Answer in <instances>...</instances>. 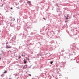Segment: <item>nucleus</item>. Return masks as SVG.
I'll list each match as a JSON object with an SVG mask.
<instances>
[{
    "instance_id": "nucleus-1",
    "label": "nucleus",
    "mask_w": 79,
    "mask_h": 79,
    "mask_svg": "<svg viewBox=\"0 0 79 79\" xmlns=\"http://www.w3.org/2000/svg\"><path fill=\"white\" fill-rule=\"evenodd\" d=\"M6 48L7 49H8V48H11V46H6Z\"/></svg>"
},
{
    "instance_id": "nucleus-2",
    "label": "nucleus",
    "mask_w": 79,
    "mask_h": 79,
    "mask_svg": "<svg viewBox=\"0 0 79 79\" xmlns=\"http://www.w3.org/2000/svg\"><path fill=\"white\" fill-rule=\"evenodd\" d=\"M10 20H11V21H13H13H15V19H14V18H12L11 17H10Z\"/></svg>"
},
{
    "instance_id": "nucleus-3",
    "label": "nucleus",
    "mask_w": 79,
    "mask_h": 79,
    "mask_svg": "<svg viewBox=\"0 0 79 79\" xmlns=\"http://www.w3.org/2000/svg\"><path fill=\"white\" fill-rule=\"evenodd\" d=\"M24 63H25V64H26V60H24Z\"/></svg>"
},
{
    "instance_id": "nucleus-4",
    "label": "nucleus",
    "mask_w": 79,
    "mask_h": 79,
    "mask_svg": "<svg viewBox=\"0 0 79 79\" xmlns=\"http://www.w3.org/2000/svg\"><path fill=\"white\" fill-rule=\"evenodd\" d=\"M22 56H23H23H24V57H25V55H23V54H22Z\"/></svg>"
},
{
    "instance_id": "nucleus-5",
    "label": "nucleus",
    "mask_w": 79,
    "mask_h": 79,
    "mask_svg": "<svg viewBox=\"0 0 79 79\" xmlns=\"http://www.w3.org/2000/svg\"><path fill=\"white\" fill-rule=\"evenodd\" d=\"M53 63V61H51L50 62V64H52Z\"/></svg>"
},
{
    "instance_id": "nucleus-6",
    "label": "nucleus",
    "mask_w": 79,
    "mask_h": 79,
    "mask_svg": "<svg viewBox=\"0 0 79 79\" xmlns=\"http://www.w3.org/2000/svg\"><path fill=\"white\" fill-rule=\"evenodd\" d=\"M7 73V71H5V72H4V73Z\"/></svg>"
},
{
    "instance_id": "nucleus-7",
    "label": "nucleus",
    "mask_w": 79,
    "mask_h": 79,
    "mask_svg": "<svg viewBox=\"0 0 79 79\" xmlns=\"http://www.w3.org/2000/svg\"><path fill=\"white\" fill-rule=\"evenodd\" d=\"M18 58L19 59L20 58H21V56H19V57H18Z\"/></svg>"
},
{
    "instance_id": "nucleus-8",
    "label": "nucleus",
    "mask_w": 79,
    "mask_h": 79,
    "mask_svg": "<svg viewBox=\"0 0 79 79\" xmlns=\"http://www.w3.org/2000/svg\"><path fill=\"white\" fill-rule=\"evenodd\" d=\"M0 6L1 7H3V4H2V5Z\"/></svg>"
},
{
    "instance_id": "nucleus-9",
    "label": "nucleus",
    "mask_w": 79,
    "mask_h": 79,
    "mask_svg": "<svg viewBox=\"0 0 79 79\" xmlns=\"http://www.w3.org/2000/svg\"><path fill=\"white\" fill-rule=\"evenodd\" d=\"M30 2H30V1H27V3H30Z\"/></svg>"
},
{
    "instance_id": "nucleus-10",
    "label": "nucleus",
    "mask_w": 79,
    "mask_h": 79,
    "mask_svg": "<svg viewBox=\"0 0 79 79\" xmlns=\"http://www.w3.org/2000/svg\"><path fill=\"white\" fill-rule=\"evenodd\" d=\"M43 19H44V20H46L45 18L44 17Z\"/></svg>"
},
{
    "instance_id": "nucleus-11",
    "label": "nucleus",
    "mask_w": 79,
    "mask_h": 79,
    "mask_svg": "<svg viewBox=\"0 0 79 79\" xmlns=\"http://www.w3.org/2000/svg\"><path fill=\"white\" fill-rule=\"evenodd\" d=\"M28 75H29V76H31V74H29Z\"/></svg>"
},
{
    "instance_id": "nucleus-12",
    "label": "nucleus",
    "mask_w": 79,
    "mask_h": 79,
    "mask_svg": "<svg viewBox=\"0 0 79 79\" xmlns=\"http://www.w3.org/2000/svg\"><path fill=\"white\" fill-rule=\"evenodd\" d=\"M11 10H13V8L11 7L10 8Z\"/></svg>"
},
{
    "instance_id": "nucleus-13",
    "label": "nucleus",
    "mask_w": 79,
    "mask_h": 79,
    "mask_svg": "<svg viewBox=\"0 0 79 79\" xmlns=\"http://www.w3.org/2000/svg\"><path fill=\"white\" fill-rule=\"evenodd\" d=\"M57 6H58V7H59V6H58V5L57 4Z\"/></svg>"
},
{
    "instance_id": "nucleus-14",
    "label": "nucleus",
    "mask_w": 79,
    "mask_h": 79,
    "mask_svg": "<svg viewBox=\"0 0 79 79\" xmlns=\"http://www.w3.org/2000/svg\"><path fill=\"white\" fill-rule=\"evenodd\" d=\"M66 19H68V18H66Z\"/></svg>"
},
{
    "instance_id": "nucleus-15",
    "label": "nucleus",
    "mask_w": 79,
    "mask_h": 79,
    "mask_svg": "<svg viewBox=\"0 0 79 79\" xmlns=\"http://www.w3.org/2000/svg\"><path fill=\"white\" fill-rule=\"evenodd\" d=\"M8 44V42L6 43V44Z\"/></svg>"
},
{
    "instance_id": "nucleus-16",
    "label": "nucleus",
    "mask_w": 79,
    "mask_h": 79,
    "mask_svg": "<svg viewBox=\"0 0 79 79\" xmlns=\"http://www.w3.org/2000/svg\"><path fill=\"white\" fill-rule=\"evenodd\" d=\"M1 76H3V75H1Z\"/></svg>"
},
{
    "instance_id": "nucleus-17",
    "label": "nucleus",
    "mask_w": 79,
    "mask_h": 79,
    "mask_svg": "<svg viewBox=\"0 0 79 79\" xmlns=\"http://www.w3.org/2000/svg\"><path fill=\"white\" fill-rule=\"evenodd\" d=\"M9 79H11V78H9Z\"/></svg>"
},
{
    "instance_id": "nucleus-18",
    "label": "nucleus",
    "mask_w": 79,
    "mask_h": 79,
    "mask_svg": "<svg viewBox=\"0 0 79 79\" xmlns=\"http://www.w3.org/2000/svg\"><path fill=\"white\" fill-rule=\"evenodd\" d=\"M2 75H3V74Z\"/></svg>"
},
{
    "instance_id": "nucleus-19",
    "label": "nucleus",
    "mask_w": 79,
    "mask_h": 79,
    "mask_svg": "<svg viewBox=\"0 0 79 79\" xmlns=\"http://www.w3.org/2000/svg\"><path fill=\"white\" fill-rule=\"evenodd\" d=\"M0 32H1V31H0Z\"/></svg>"
}]
</instances>
